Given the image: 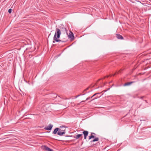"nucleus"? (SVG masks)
I'll return each mask as SVG.
<instances>
[{
  "label": "nucleus",
  "instance_id": "21",
  "mask_svg": "<svg viewBox=\"0 0 151 151\" xmlns=\"http://www.w3.org/2000/svg\"><path fill=\"white\" fill-rule=\"evenodd\" d=\"M60 128H62V127H67L66 126H65V125H62L60 127Z\"/></svg>",
  "mask_w": 151,
  "mask_h": 151
},
{
  "label": "nucleus",
  "instance_id": "4",
  "mask_svg": "<svg viewBox=\"0 0 151 151\" xmlns=\"http://www.w3.org/2000/svg\"><path fill=\"white\" fill-rule=\"evenodd\" d=\"M101 93H95L91 97V99L93 97L95 96L96 97L94 98L93 99H92L91 101H88L89 102H91V101H92L96 99H97L98 98L100 97L103 94V93L101 95L99 96V95Z\"/></svg>",
  "mask_w": 151,
  "mask_h": 151
},
{
  "label": "nucleus",
  "instance_id": "19",
  "mask_svg": "<svg viewBox=\"0 0 151 151\" xmlns=\"http://www.w3.org/2000/svg\"><path fill=\"white\" fill-rule=\"evenodd\" d=\"M85 101H81L79 103H78L77 104V105H80V104H81L82 103V102H84Z\"/></svg>",
  "mask_w": 151,
  "mask_h": 151
},
{
  "label": "nucleus",
  "instance_id": "29",
  "mask_svg": "<svg viewBox=\"0 0 151 151\" xmlns=\"http://www.w3.org/2000/svg\"><path fill=\"white\" fill-rule=\"evenodd\" d=\"M85 91H83V93H84V92H85Z\"/></svg>",
  "mask_w": 151,
  "mask_h": 151
},
{
  "label": "nucleus",
  "instance_id": "22",
  "mask_svg": "<svg viewBox=\"0 0 151 151\" xmlns=\"http://www.w3.org/2000/svg\"><path fill=\"white\" fill-rule=\"evenodd\" d=\"M86 93H84L83 94H81H81H79V96H82V95H84L85 94H86Z\"/></svg>",
  "mask_w": 151,
  "mask_h": 151
},
{
  "label": "nucleus",
  "instance_id": "27",
  "mask_svg": "<svg viewBox=\"0 0 151 151\" xmlns=\"http://www.w3.org/2000/svg\"><path fill=\"white\" fill-rule=\"evenodd\" d=\"M112 82V81H111L109 82V83H111Z\"/></svg>",
  "mask_w": 151,
  "mask_h": 151
},
{
  "label": "nucleus",
  "instance_id": "30",
  "mask_svg": "<svg viewBox=\"0 0 151 151\" xmlns=\"http://www.w3.org/2000/svg\"><path fill=\"white\" fill-rule=\"evenodd\" d=\"M94 86H92V87H93Z\"/></svg>",
  "mask_w": 151,
  "mask_h": 151
},
{
  "label": "nucleus",
  "instance_id": "17",
  "mask_svg": "<svg viewBox=\"0 0 151 151\" xmlns=\"http://www.w3.org/2000/svg\"><path fill=\"white\" fill-rule=\"evenodd\" d=\"M122 83H118V84H117V85L116 86H121L122 85Z\"/></svg>",
  "mask_w": 151,
  "mask_h": 151
},
{
  "label": "nucleus",
  "instance_id": "12",
  "mask_svg": "<svg viewBox=\"0 0 151 151\" xmlns=\"http://www.w3.org/2000/svg\"><path fill=\"white\" fill-rule=\"evenodd\" d=\"M99 140V138L98 137H95L94 138V139L92 141H91V142H94L96 141H98Z\"/></svg>",
  "mask_w": 151,
  "mask_h": 151
},
{
  "label": "nucleus",
  "instance_id": "23",
  "mask_svg": "<svg viewBox=\"0 0 151 151\" xmlns=\"http://www.w3.org/2000/svg\"><path fill=\"white\" fill-rule=\"evenodd\" d=\"M90 98H91V97H88L86 99V101L88 100H89Z\"/></svg>",
  "mask_w": 151,
  "mask_h": 151
},
{
  "label": "nucleus",
  "instance_id": "14",
  "mask_svg": "<svg viewBox=\"0 0 151 151\" xmlns=\"http://www.w3.org/2000/svg\"><path fill=\"white\" fill-rule=\"evenodd\" d=\"M95 137V136L93 135H91L89 136L88 137V139L89 140L91 139L92 138H94Z\"/></svg>",
  "mask_w": 151,
  "mask_h": 151
},
{
  "label": "nucleus",
  "instance_id": "13",
  "mask_svg": "<svg viewBox=\"0 0 151 151\" xmlns=\"http://www.w3.org/2000/svg\"><path fill=\"white\" fill-rule=\"evenodd\" d=\"M133 82H127L125 83L123 86H129L130 85H131Z\"/></svg>",
  "mask_w": 151,
  "mask_h": 151
},
{
  "label": "nucleus",
  "instance_id": "6",
  "mask_svg": "<svg viewBox=\"0 0 151 151\" xmlns=\"http://www.w3.org/2000/svg\"><path fill=\"white\" fill-rule=\"evenodd\" d=\"M41 148L45 151H54L52 149L49 148L47 145H42L41 146Z\"/></svg>",
  "mask_w": 151,
  "mask_h": 151
},
{
  "label": "nucleus",
  "instance_id": "25",
  "mask_svg": "<svg viewBox=\"0 0 151 151\" xmlns=\"http://www.w3.org/2000/svg\"><path fill=\"white\" fill-rule=\"evenodd\" d=\"M79 95H77V96H76L75 97V98H77L78 97H79Z\"/></svg>",
  "mask_w": 151,
  "mask_h": 151
},
{
  "label": "nucleus",
  "instance_id": "26",
  "mask_svg": "<svg viewBox=\"0 0 151 151\" xmlns=\"http://www.w3.org/2000/svg\"><path fill=\"white\" fill-rule=\"evenodd\" d=\"M114 86V84H113L112 86H111V87H112V86Z\"/></svg>",
  "mask_w": 151,
  "mask_h": 151
},
{
  "label": "nucleus",
  "instance_id": "8",
  "mask_svg": "<svg viewBox=\"0 0 151 151\" xmlns=\"http://www.w3.org/2000/svg\"><path fill=\"white\" fill-rule=\"evenodd\" d=\"M53 127V125L51 124H50L49 125L45 127L44 128V129L47 130L49 131L51 130L52 127Z\"/></svg>",
  "mask_w": 151,
  "mask_h": 151
},
{
  "label": "nucleus",
  "instance_id": "5",
  "mask_svg": "<svg viewBox=\"0 0 151 151\" xmlns=\"http://www.w3.org/2000/svg\"><path fill=\"white\" fill-rule=\"evenodd\" d=\"M122 69L120 70L118 72H116L115 74H114L113 75H107L106 76H104L103 78H101L99 79L97 81V82H99V81H100L101 80L103 79L104 78H108L109 76H114V75L116 74H119V73H121V72L122 71Z\"/></svg>",
  "mask_w": 151,
  "mask_h": 151
},
{
  "label": "nucleus",
  "instance_id": "18",
  "mask_svg": "<svg viewBox=\"0 0 151 151\" xmlns=\"http://www.w3.org/2000/svg\"><path fill=\"white\" fill-rule=\"evenodd\" d=\"M90 88H91V86H89V87H88V88H86V89H85L84 90V91H86L87 90H88V89Z\"/></svg>",
  "mask_w": 151,
  "mask_h": 151
},
{
  "label": "nucleus",
  "instance_id": "1",
  "mask_svg": "<svg viewBox=\"0 0 151 151\" xmlns=\"http://www.w3.org/2000/svg\"><path fill=\"white\" fill-rule=\"evenodd\" d=\"M60 37V36H59V37H58L56 35H54L53 43H54L55 42H65L68 40V34L67 32H66V34L63 35L62 36L61 40L59 39Z\"/></svg>",
  "mask_w": 151,
  "mask_h": 151
},
{
  "label": "nucleus",
  "instance_id": "20",
  "mask_svg": "<svg viewBox=\"0 0 151 151\" xmlns=\"http://www.w3.org/2000/svg\"><path fill=\"white\" fill-rule=\"evenodd\" d=\"M110 88H109L107 90H104L103 91H102V92H106L107 91L109 90Z\"/></svg>",
  "mask_w": 151,
  "mask_h": 151
},
{
  "label": "nucleus",
  "instance_id": "28",
  "mask_svg": "<svg viewBox=\"0 0 151 151\" xmlns=\"http://www.w3.org/2000/svg\"><path fill=\"white\" fill-rule=\"evenodd\" d=\"M65 136L66 137H69V136Z\"/></svg>",
  "mask_w": 151,
  "mask_h": 151
},
{
  "label": "nucleus",
  "instance_id": "24",
  "mask_svg": "<svg viewBox=\"0 0 151 151\" xmlns=\"http://www.w3.org/2000/svg\"><path fill=\"white\" fill-rule=\"evenodd\" d=\"M91 135H93H93H96V134L94 133L91 132Z\"/></svg>",
  "mask_w": 151,
  "mask_h": 151
},
{
  "label": "nucleus",
  "instance_id": "15",
  "mask_svg": "<svg viewBox=\"0 0 151 151\" xmlns=\"http://www.w3.org/2000/svg\"><path fill=\"white\" fill-rule=\"evenodd\" d=\"M57 95L56 94H53L51 96L53 98H56L57 97Z\"/></svg>",
  "mask_w": 151,
  "mask_h": 151
},
{
  "label": "nucleus",
  "instance_id": "2",
  "mask_svg": "<svg viewBox=\"0 0 151 151\" xmlns=\"http://www.w3.org/2000/svg\"><path fill=\"white\" fill-rule=\"evenodd\" d=\"M67 30L63 27L59 26L58 28H57V27H56L55 32L54 35H57L58 37L60 36L61 34V32H65L66 33L67 32Z\"/></svg>",
  "mask_w": 151,
  "mask_h": 151
},
{
  "label": "nucleus",
  "instance_id": "3",
  "mask_svg": "<svg viewBox=\"0 0 151 151\" xmlns=\"http://www.w3.org/2000/svg\"><path fill=\"white\" fill-rule=\"evenodd\" d=\"M65 129H61L60 128H56L54 130L52 133L54 134H57L60 136H62L65 133Z\"/></svg>",
  "mask_w": 151,
  "mask_h": 151
},
{
  "label": "nucleus",
  "instance_id": "7",
  "mask_svg": "<svg viewBox=\"0 0 151 151\" xmlns=\"http://www.w3.org/2000/svg\"><path fill=\"white\" fill-rule=\"evenodd\" d=\"M69 35H68V38H70L71 41H73L74 39V36L73 33L71 31H70Z\"/></svg>",
  "mask_w": 151,
  "mask_h": 151
},
{
  "label": "nucleus",
  "instance_id": "11",
  "mask_svg": "<svg viewBox=\"0 0 151 151\" xmlns=\"http://www.w3.org/2000/svg\"><path fill=\"white\" fill-rule=\"evenodd\" d=\"M116 37L118 39H123V36L119 34H116Z\"/></svg>",
  "mask_w": 151,
  "mask_h": 151
},
{
  "label": "nucleus",
  "instance_id": "9",
  "mask_svg": "<svg viewBox=\"0 0 151 151\" xmlns=\"http://www.w3.org/2000/svg\"><path fill=\"white\" fill-rule=\"evenodd\" d=\"M88 132L87 131L83 130L82 133L84 136V139H86L88 134Z\"/></svg>",
  "mask_w": 151,
  "mask_h": 151
},
{
  "label": "nucleus",
  "instance_id": "10",
  "mask_svg": "<svg viewBox=\"0 0 151 151\" xmlns=\"http://www.w3.org/2000/svg\"><path fill=\"white\" fill-rule=\"evenodd\" d=\"M83 135L82 134H77L75 136H73V137L74 138H76V139H79L81 137H82V136Z\"/></svg>",
  "mask_w": 151,
  "mask_h": 151
},
{
  "label": "nucleus",
  "instance_id": "16",
  "mask_svg": "<svg viewBox=\"0 0 151 151\" xmlns=\"http://www.w3.org/2000/svg\"><path fill=\"white\" fill-rule=\"evenodd\" d=\"M12 9H9L8 10V12L9 14H11L12 13Z\"/></svg>",
  "mask_w": 151,
  "mask_h": 151
}]
</instances>
